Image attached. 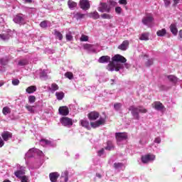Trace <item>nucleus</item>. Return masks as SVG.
<instances>
[{
    "instance_id": "nucleus-31",
    "label": "nucleus",
    "mask_w": 182,
    "mask_h": 182,
    "mask_svg": "<svg viewBox=\"0 0 182 182\" xmlns=\"http://www.w3.org/2000/svg\"><path fill=\"white\" fill-rule=\"evenodd\" d=\"M36 90V86L31 85L26 88V93H28V95H31L32 93H35Z\"/></svg>"
},
{
    "instance_id": "nucleus-4",
    "label": "nucleus",
    "mask_w": 182,
    "mask_h": 182,
    "mask_svg": "<svg viewBox=\"0 0 182 182\" xmlns=\"http://www.w3.org/2000/svg\"><path fill=\"white\" fill-rule=\"evenodd\" d=\"M154 21V17L151 14H146V16L142 18V23L149 28L151 27V23Z\"/></svg>"
},
{
    "instance_id": "nucleus-18",
    "label": "nucleus",
    "mask_w": 182,
    "mask_h": 182,
    "mask_svg": "<svg viewBox=\"0 0 182 182\" xmlns=\"http://www.w3.org/2000/svg\"><path fill=\"white\" fill-rule=\"evenodd\" d=\"M129 42L127 40L124 41L121 45L118 46V49L120 50H127L129 48Z\"/></svg>"
},
{
    "instance_id": "nucleus-45",
    "label": "nucleus",
    "mask_w": 182,
    "mask_h": 182,
    "mask_svg": "<svg viewBox=\"0 0 182 182\" xmlns=\"http://www.w3.org/2000/svg\"><path fill=\"white\" fill-rule=\"evenodd\" d=\"M97 156H99V157H105V149H101L100 150H99L97 151Z\"/></svg>"
},
{
    "instance_id": "nucleus-44",
    "label": "nucleus",
    "mask_w": 182,
    "mask_h": 182,
    "mask_svg": "<svg viewBox=\"0 0 182 182\" xmlns=\"http://www.w3.org/2000/svg\"><path fill=\"white\" fill-rule=\"evenodd\" d=\"M0 63L2 66H6L8 65V59L6 58H1Z\"/></svg>"
},
{
    "instance_id": "nucleus-20",
    "label": "nucleus",
    "mask_w": 182,
    "mask_h": 182,
    "mask_svg": "<svg viewBox=\"0 0 182 182\" xmlns=\"http://www.w3.org/2000/svg\"><path fill=\"white\" fill-rule=\"evenodd\" d=\"M49 178L51 182H57L59 178V173L58 172H53L49 174Z\"/></svg>"
},
{
    "instance_id": "nucleus-33",
    "label": "nucleus",
    "mask_w": 182,
    "mask_h": 182,
    "mask_svg": "<svg viewBox=\"0 0 182 182\" xmlns=\"http://www.w3.org/2000/svg\"><path fill=\"white\" fill-rule=\"evenodd\" d=\"M149 36H150V34L149 33H143L142 34H141L139 39L140 41H149Z\"/></svg>"
},
{
    "instance_id": "nucleus-29",
    "label": "nucleus",
    "mask_w": 182,
    "mask_h": 182,
    "mask_svg": "<svg viewBox=\"0 0 182 182\" xmlns=\"http://www.w3.org/2000/svg\"><path fill=\"white\" fill-rule=\"evenodd\" d=\"M89 18H92V19H99L100 18V15L97 11H94L88 14Z\"/></svg>"
},
{
    "instance_id": "nucleus-6",
    "label": "nucleus",
    "mask_w": 182,
    "mask_h": 182,
    "mask_svg": "<svg viewBox=\"0 0 182 182\" xmlns=\"http://www.w3.org/2000/svg\"><path fill=\"white\" fill-rule=\"evenodd\" d=\"M40 144L43 147H56V141L53 139H42L40 140Z\"/></svg>"
},
{
    "instance_id": "nucleus-55",
    "label": "nucleus",
    "mask_w": 182,
    "mask_h": 182,
    "mask_svg": "<svg viewBox=\"0 0 182 182\" xmlns=\"http://www.w3.org/2000/svg\"><path fill=\"white\" fill-rule=\"evenodd\" d=\"M153 65V59H149L146 63V66H151Z\"/></svg>"
},
{
    "instance_id": "nucleus-13",
    "label": "nucleus",
    "mask_w": 182,
    "mask_h": 182,
    "mask_svg": "<svg viewBox=\"0 0 182 182\" xmlns=\"http://www.w3.org/2000/svg\"><path fill=\"white\" fill-rule=\"evenodd\" d=\"M105 118H100L99 120L91 122V127H93V129H96V127H99V126H102V124H105Z\"/></svg>"
},
{
    "instance_id": "nucleus-53",
    "label": "nucleus",
    "mask_w": 182,
    "mask_h": 182,
    "mask_svg": "<svg viewBox=\"0 0 182 182\" xmlns=\"http://www.w3.org/2000/svg\"><path fill=\"white\" fill-rule=\"evenodd\" d=\"M40 26H41V28H48V23L46 22V21H42V22L40 23Z\"/></svg>"
},
{
    "instance_id": "nucleus-2",
    "label": "nucleus",
    "mask_w": 182,
    "mask_h": 182,
    "mask_svg": "<svg viewBox=\"0 0 182 182\" xmlns=\"http://www.w3.org/2000/svg\"><path fill=\"white\" fill-rule=\"evenodd\" d=\"M129 111L131 112L134 119H136V120L140 119V115H139V113H147V109L143 107H136L134 106H131L129 107Z\"/></svg>"
},
{
    "instance_id": "nucleus-57",
    "label": "nucleus",
    "mask_w": 182,
    "mask_h": 182,
    "mask_svg": "<svg viewBox=\"0 0 182 182\" xmlns=\"http://www.w3.org/2000/svg\"><path fill=\"white\" fill-rule=\"evenodd\" d=\"M119 4L120 5H127V0H119Z\"/></svg>"
},
{
    "instance_id": "nucleus-19",
    "label": "nucleus",
    "mask_w": 182,
    "mask_h": 182,
    "mask_svg": "<svg viewBox=\"0 0 182 182\" xmlns=\"http://www.w3.org/2000/svg\"><path fill=\"white\" fill-rule=\"evenodd\" d=\"M58 112L62 116H68L69 114V108H68L66 106L60 107Z\"/></svg>"
},
{
    "instance_id": "nucleus-16",
    "label": "nucleus",
    "mask_w": 182,
    "mask_h": 182,
    "mask_svg": "<svg viewBox=\"0 0 182 182\" xmlns=\"http://www.w3.org/2000/svg\"><path fill=\"white\" fill-rule=\"evenodd\" d=\"M99 63H112V62H110V56L108 55H102L98 59Z\"/></svg>"
},
{
    "instance_id": "nucleus-35",
    "label": "nucleus",
    "mask_w": 182,
    "mask_h": 182,
    "mask_svg": "<svg viewBox=\"0 0 182 182\" xmlns=\"http://www.w3.org/2000/svg\"><path fill=\"white\" fill-rule=\"evenodd\" d=\"M55 96L58 100H62L65 97V93L63 92H56Z\"/></svg>"
},
{
    "instance_id": "nucleus-10",
    "label": "nucleus",
    "mask_w": 182,
    "mask_h": 182,
    "mask_svg": "<svg viewBox=\"0 0 182 182\" xmlns=\"http://www.w3.org/2000/svg\"><path fill=\"white\" fill-rule=\"evenodd\" d=\"M80 8L83 11L90 9V3L89 2V0H80Z\"/></svg>"
},
{
    "instance_id": "nucleus-41",
    "label": "nucleus",
    "mask_w": 182,
    "mask_h": 182,
    "mask_svg": "<svg viewBox=\"0 0 182 182\" xmlns=\"http://www.w3.org/2000/svg\"><path fill=\"white\" fill-rule=\"evenodd\" d=\"M66 40L68 41H73V36H72V32L69 31L65 36Z\"/></svg>"
},
{
    "instance_id": "nucleus-61",
    "label": "nucleus",
    "mask_w": 182,
    "mask_h": 182,
    "mask_svg": "<svg viewBox=\"0 0 182 182\" xmlns=\"http://www.w3.org/2000/svg\"><path fill=\"white\" fill-rule=\"evenodd\" d=\"M26 4H32V0H23Z\"/></svg>"
},
{
    "instance_id": "nucleus-37",
    "label": "nucleus",
    "mask_w": 182,
    "mask_h": 182,
    "mask_svg": "<svg viewBox=\"0 0 182 182\" xmlns=\"http://www.w3.org/2000/svg\"><path fill=\"white\" fill-rule=\"evenodd\" d=\"M167 33V31H166V28H162L161 30H159L156 32L157 36H164Z\"/></svg>"
},
{
    "instance_id": "nucleus-21",
    "label": "nucleus",
    "mask_w": 182,
    "mask_h": 182,
    "mask_svg": "<svg viewBox=\"0 0 182 182\" xmlns=\"http://www.w3.org/2000/svg\"><path fill=\"white\" fill-rule=\"evenodd\" d=\"M114 168L120 171V170H124V168H126V166H124L123 163L116 162L114 164Z\"/></svg>"
},
{
    "instance_id": "nucleus-15",
    "label": "nucleus",
    "mask_w": 182,
    "mask_h": 182,
    "mask_svg": "<svg viewBox=\"0 0 182 182\" xmlns=\"http://www.w3.org/2000/svg\"><path fill=\"white\" fill-rule=\"evenodd\" d=\"M1 137L4 141H8L9 139H12V133L8 131H4L1 134Z\"/></svg>"
},
{
    "instance_id": "nucleus-8",
    "label": "nucleus",
    "mask_w": 182,
    "mask_h": 182,
    "mask_svg": "<svg viewBox=\"0 0 182 182\" xmlns=\"http://www.w3.org/2000/svg\"><path fill=\"white\" fill-rule=\"evenodd\" d=\"M60 122L61 124L65 127H70V126L73 125V121L69 117H63L60 119Z\"/></svg>"
},
{
    "instance_id": "nucleus-51",
    "label": "nucleus",
    "mask_w": 182,
    "mask_h": 182,
    "mask_svg": "<svg viewBox=\"0 0 182 182\" xmlns=\"http://www.w3.org/2000/svg\"><path fill=\"white\" fill-rule=\"evenodd\" d=\"M20 178L21 182H29V178L26 176H23Z\"/></svg>"
},
{
    "instance_id": "nucleus-63",
    "label": "nucleus",
    "mask_w": 182,
    "mask_h": 182,
    "mask_svg": "<svg viewBox=\"0 0 182 182\" xmlns=\"http://www.w3.org/2000/svg\"><path fill=\"white\" fill-rule=\"evenodd\" d=\"M173 2H174V5H177V4L180 2V0H173Z\"/></svg>"
},
{
    "instance_id": "nucleus-38",
    "label": "nucleus",
    "mask_w": 182,
    "mask_h": 182,
    "mask_svg": "<svg viewBox=\"0 0 182 182\" xmlns=\"http://www.w3.org/2000/svg\"><path fill=\"white\" fill-rule=\"evenodd\" d=\"M54 35L56 36V38H58L59 41H62L63 39V35H62V33L58 31L55 30Z\"/></svg>"
},
{
    "instance_id": "nucleus-47",
    "label": "nucleus",
    "mask_w": 182,
    "mask_h": 182,
    "mask_svg": "<svg viewBox=\"0 0 182 182\" xmlns=\"http://www.w3.org/2000/svg\"><path fill=\"white\" fill-rule=\"evenodd\" d=\"M36 100V97H35V95H30L28 97L29 103H35Z\"/></svg>"
},
{
    "instance_id": "nucleus-52",
    "label": "nucleus",
    "mask_w": 182,
    "mask_h": 182,
    "mask_svg": "<svg viewBox=\"0 0 182 182\" xmlns=\"http://www.w3.org/2000/svg\"><path fill=\"white\" fill-rule=\"evenodd\" d=\"M11 83L14 86H18V85H19L20 82H19V80H18V79H14V80H12Z\"/></svg>"
},
{
    "instance_id": "nucleus-42",
    "label": "nucleus",
    "mask_w": 182,
    "mask_h": 182,
    "mask_svg": "<svg viewBox=\"0 0 182 182\" xmlns=\"http://www.w3.org/2000/svg\"><path fill=\"white\" fill-rule=\"evenodd\" d=\"M11 113V109L8 107H5L3 108V114L6 116V114H9Z\"/></svg>"
},
{
    "instance_id": "nucleus-59",
    "label": "nucleus",
    "mask_w": 182,
    "mask_h": 182,
    "mask_svg": "<svg viewBox=\"0 0 182 182\" xmlns=\"http://www.w3.org/2000/svg\"><path fill=\"white\" fill-rule=\"evenodd\" d=\"M5 144V142H4V140L0 136V147H4V145Z\"/></svg>"
},
{
    "instance_id": "nucleus-24",
    "label": "nucleus",
    "mask_w": 182,
    "mask_h": 182,
    "mask_svg": "<svg viewBox=\"0 0 182 182\" xmlns=\"http://www.w3.org/2000/svg\"><path fill=\"white\" fill-rule=\"evenodd\" d=\"M80 124L82 126V127H85V129H87L88 130L90 129V124L89 123V121L86 119H81L80 121Z\"/></svg>"
},
{
    "instance_id": "nucleus-14",
    "label": "nucleus",
    "mask_w": 182,
    "mask_h": 182,
    "mask_svg": "<svg viewBox=\"0 0 182 182\" xmlns=\"http://www.w3.org/2000/svg\"><path fill=\"white\" fill-rule=\"evenodd\" d=\"M60 182H68L69 181V171H65L61 173V176L60 178Z\"/></svg>"
},
{
    "instance_id": "nucleus-23",
    "label": "nucleus",
    "mask_w": 182,
    "mask_h": 182,
    "mask_svg": "<svg viewBox=\"0 0 182 182\" xmlns=\"http://www.w3.org/2000/svg\"><path fill=\"white\" fill-rule=\"evenodd\" d=\"M85 14H83L80 12H74L73 14V18L76 19L77 21H80V19H83L85 18Z\"/></svg>"
},
{
    "instance_id": "nucleus-62",
    "label": "nucleus",
    "mask_w": 182,
    "mask_h": 182,
    "mask_svg": "<svg viewBox=\"0 0 182 182\" xmlns=\"http://www.w3.org/2000/svg\"><path fill=\"white\" fill-rule=\"evenodd\" d=\"M79 157H80V156L79 155V154H76L75 156V159L76 160H77V159H79Z\"/></svg>"
},
{
    "instance_id": "nucleus-48",
    "label": "nucleus",
    "mask_w": 182,
    "mask_h": 182,
    "mask_svg": "<svg viewBox=\"0 0 182 182\" xmlns=\"http://www.w3.org/2000/svg\"><path fill=\"white\" fill-rule=\"evenodd\" d=\"M122 107V103L117 102L114 105V109L115 110H120V108Z\"/></svg>"
},
{
    "instance_id": "nucleus-50",
    "label": "nucleus",
    "mask_w": 182,
    "mask_h": 182,
    "mask_svg": "<svg viewBox=\"0 0 182 182\" xmlns=\"http://www.w3.org/2000/svg\"><path fill=\"white\" fill-rule=\"evenodd\" d=\"M123 9H122V7L120 6H117L115 8V12L116 14H117V15H120V14H122Z\"/></svg>"
},
{
    "instance_id": "nucleus-32",
    "label": "nucleus",
    "mask_w": 182,
    "mask_h": 182,
    "mask_svg": "<svg viewBox=\"0 0 182 182\" xmlns=\"http://www.w3.org/2000/svg\"><path fill=\"white\" fill-rule=\"evenodd\" d=\"M168 80H170V82H171L174 85H176V83H178V82L179 80L178 78H177V77H176L174 75H168Z\"/></svg>"
},
{
    "instance_id": "nucleus-56",
    "label": "nucleus",
    "mask_w": 182,
    "mask_h": 182,
    "mask_svg": "<svg viewBox=\"0 0 182 182\" xmlns=\"http://www.w3.org/2000/svg\"><path fill=\"white\" fill-rule=\"evenodd\" d=\"M165 6L167 8L168 6H170L171 1L170 0H164Z\"/></svg>"
},
{
    "instance_id": "nucleus-7",
    "label": "nucleus",
    "mask_w": 182,
    "mask_h": 182,
    "mask_svg": "<svg viewBox=\"0 0 182 182\" xmlns=\"http://www.w3.org/2000/svg\"><path fill=\"white\" fill-rule=\"evenodd\" d=\"M111 8L109 6L107 5V3L100 2V6L97 8V11L99 12L105 13L107 12V14H109L111 11Z\"/></svg>"
},
{
    "instance_id": "nucleus-49",
    "label": "nucleus",
    "mask_w": 182,
    "mask_h": 182,
    "mask_svg": "<svg viewBox=\"0 0 182 182\" xmlns=\"http://www.w3.org/2000/svg\"><path fill=\"white\" fill-rule=\"evenodd\" d=\"M26 109H27V110H28L30 113H33V112H35V109H33V106L26 105Z\"/></svg>"
},
{
    "instance_id": "nucleus-26",
    "label": "nucleus",
    "mask_w": 182,
    "mask_h": 182,
    "mask_svg": "<svg viewBox=\"0 0 182 182\" xmlns=\"http://www.w3.org/2000/svg\"><path fill=\"white\" fill-rule=\"evenodd\" d=\"M68 6L71 11H73V9H75L76 8V6H77V3H76L72 0H68Z\"/></svg>"
},
{
    "instance_id": "nucleus-22",
    "label": "nucleus",
    "mask_w": 182,
    "mask_h": 182,
    "mask_svg": "<svg viewBox=\"0 0 182 182\" xmlns=\"http://www.w3.org/2000/svg\"><path fill=\"white\" fill-rule=\"evenodd\" d=\"M49 73V70H43L40 73V77L43 80H46L48 79V74Z\"/></svg>"
},
{
    "instance_id": "nucleus-58",
    "label": "nucleus",
    "mask_w": 182,
    "mask_h": 182,
    "mask_svg": "<svg viewBox=\"0 0 182 182\" xmlns=\"http://www.w3.org/2000/svg\"><path fill=\"white\" fill-rule=\"evenodd\" d=\"M146 143H147V141L144 140V138H142L139 141V144H141V146H144V144H146Z\"/></svg>"
},
{
    "instance_id": "nucleus-64",
    "label": "nucleus",
    "mask_w": 182,
    "mask_h": 182,
    "mask_svg": "<svg viewBox=\"0 0 182 182\" xmlns=\"http://www.w3.org/2000/svg\"><path fill=\"white\" fill-rule=\"evenodd\" d=\"M179 36L182 38V30L179 31Z\"/></svg>"
},
{
    "instance_id": "nucleus-34",
    "label": "nucleus",
    "mask_w": 182,
    "mask_h": 182,
    "mask_svg": "<svg viewBox=\"0 0 182 182\" xmlns=\"http://www.w3.org/2000/svg\"><path fill=\"white\" fill-rule=\"evenodd\" d=\"M29 63V61H28V59L24 58L22 60H20L18 63V66H26Z\"/></svg>"
},
{
    "instance_id": "nucleus-1",
    "label": "nucleus",
    "mask_w": 182,
    "mask_h": 182,
    "mask_svg": "<svg viewBox=\"0 0 182 182\" xmlns=\"http://www.w3.org/2000/svg\"><path fill=\"white\" fill-rule=\"evenodd\" d=\"M112 63L108 64L107 69L109 72H119L120 69H123V68H126V69H129L130 65L127 62V60L124 56L121 55L120 54H117L112 58Z\"/></svg>"
},
{
    "instance_id": "nucleus-39",
    "label": "nucleus",
    "mask_w": 182,
    "mask_h": 182,
    "mask_svg": "<svg viewBox=\"0 0 182 182\" xmlns=\"http://www.w3.org/2000/svg\"><path fill=\"white\" fill-rule=\"evenodd\" d=\"M101 18L102 19H113V16H112L111 14L105 13L101 15Z\"/></svg>"
},
{
    "instance_id": "nucleus-30",
    "label": "nucleus",
    "mask_w": 182,
    "mask_h": 182,
    "mask_svg": "<svg viewBox=\"0 0 182 182\" xmlns=\"http://www.w3.org/2000/svg\"><path fill=\"white\" fill-rule=\"evenodd\" d=\"M11 38V32L0 34V39L1 41H8Z\"/></svg>"
},
{
    "instance_id": "nucleus-27",
    "label": "nucleus",
    "mask_w": 182,
    "mask_h": 182,
    "mask_svg": "<svg viewBox=\"0 0 182 182\" xmlns=\"http://www.w3.org/2000/svg\"><path fill=\"white\" fill-rule=\"evenodd\" d=\"M48 90L51 93H55L56 90H59V86L56 83H53L50 87H48Z\"/></svg>"
},
{
    "instance_id": "nucleus-17",
    "label": "nucleus",
    "mask_w": 182,
    "mask_h": 182,
    "mask_svg": "<svg viewBox=\"0 0 182 182\" xmlns=\"http://www.w3.org/2000/svg\"><path fill=\"white\" fill-rule=\"evenodd\" d=\"M23 174H25V167L21 166L20 167V170H18L17 171L14 172V175L17 178H21L23 177Z\"/></svg>"
},
{
    "instance_id": "nucleus-46",
    "label": "nucleus",
    "mask_w": 182,
    "mask_h": 182,
    "mask_svg": "<svg viewBox=\"0 0 182 182\" xmlns=\"http://www.w3.org/2000/svg\"><path fill=\"white\" fill-rule=\"evenodd\" d=\"M65 77H68V79H70V80H72L73 79V73L71 72H67L65 74Z\"/></svg>"
},
{
    "instance_id": "nucleus-40",
    "label": "nucleus",
    "mask_w": 182,
    "mask_h": 182,
    "mask_svg": "<svg viewBox=\"0 0 182 182\" xmlns=\"http://www.w3.org/2000/svg\"><path fill=\"white\" fill-rule=\"evenodd\" d=\"M113 143L112 142V141H108L107 142V147L105 148L106 150H113Z\"/></svg>"
},
{
    "instance_id": "nucleus-9",
    "label": "nucleus",
    "mask_w": 182,
    "mask_h": 182,
    "mask_svg": "<svg viewBox=\"0 0 182 182\" xmlns=\"http://www.w3.org/2000/svg\"><path fill=\"white\" fill-rule=\"evenodd\" d=\"M115 137H116L117 143L119 144L120 141L127 140V134L124 133V132H123V133L118 132V133L115 134Z\"/></svg>"
},
{
    "instance_id": "nucleus-11",
    "label": "nucleus",
    "mask_w": 182,
    "mask_h": 182,
    "mask_svg": "<svg viewBox=\"0 0 182 182\" xmlns=\"http://www.w3.org/2000/svg\"><path fill=\"white\" fill-rule=\"evenodd\" d=\"M13 21L15 22V23L23 25V23H25V16H23V14H18L14 17Z\"/></svg>"
},
{
    "instance_id": "nucleus-12",
    "label": "nucleus",
    "mask_w": 182,
    "mask_h": 182,
    "mask_svg": "<svg viewBox=\"0 0 182 182\" xmlns=\"http://www.w3.org/2000/svg\"><path fill=\"white\" fill-rule=\"evenodd\" d=\"M85 50H87L89 53H96V46L90 44H85L83 46Z\"/></svg>"
},
{
    "instance_id": "nucleus-43",
    "label": "nucleus",
    "mask_w": 182,
    "mask_h": 182,
    "mask_svg": "<svg viewBox=\"0 0 182 182\" xmlns=\"http://www.w3.org/2000/svg\"><path fill=\"white\" fill-rule=\"evenodd\" d=\"M81 42H87L89 41V37L86 35L82 34L80 38Z\"/></svg>"
},
{
    "instance_id": "nucleus-36",
    "label": "nucleus",
    "mask_w": 182,
    "mask_h": 182,
    "mask_svg": "<svg viewBox=\"0 0 182 182\" xmlns=\"http://www.w3.org/2000/svg\"><path fill=\"white\" fill-rule=\"evenodd\" d=\"M171 32L176 36L177 35V27L175 26V24H171L170 26Z\"/></svg>"
},
{
    "instance_id": "nucleus-28",
    "label": "nucleus",
    "mask_w": 182,
    "mask_h": 182,
    "mask_svg": "<svg viewBox=\"0 0 182 182\" xmlns=\"http://www.w3.org/2000/svg\"><path fill=\"white\" fill-rule=\"evenodd\" d=\"M154 107L156 110H163V109H164V106H163V104L160 102H155L154 103Z\"/></svg>"
},
{
    "instance_id": "nucleus-60",
    "label": "nucleus",
    "mask_w": 182,
    "mask_h": 182,
    "mask_svg": "<svg viewBox=\"0 0 182 182\" xmlns=\"http://www.w3.org/2000/svg\"><path fill=\"white\" fill-rule=\"evenodd\" d=\"M109 4H110V5H112L113 6H114L116 5V1H114L113 0H110Z\"/></svg>"
},
{
    "instance_id": "nucleus-54",
    "label": "nucleus",
    "mask_w": 182,
    "mask_h": 182,
    "mask_svg": "<svg viewBox=\"0 0 182 182\" xmlns=\"http://www.w3.org/2000/svg\"><path fill=\"white\" fill-rule=\"evenodd\" d=\"M154 143H156L157 144H160V143H161V138H160V136H158L156 138H155Z\"/></svg>"
},
{
    "instance_id": "nucleus-25",
    "label": "nucleus",
    "mask_w": 182,
    "mask_h": 182,
    "mask_svg": "<svg viewBox=\"0 0 182 182\" xmlns=\"http://www.w3.org/2000/svg\"><path fill=\"white\" fill-rule=\"evenodd\" d=\"M90 120H96L99 119V114L96 112H92L88 114Z\"/></svg>"
},
{
    "instance_id": "nucleus-5",
    "label": "nucleus",
    "mask_w": 182,
    "mask_h": 182,
    "mask_svg": "<svg viewBox=\"0 0 182 182\" xmlns=\"http://www.w3.org/2000/svg\"><path fill=\"white\" fill-rule=\"evenodd\" d=\"M156 160V155L153 154H147L141 156V162L144 164H149L153 163Z\"/></svg>"
},
{
    "instance_id": "nucleus-3",
    "label": "nucleus",
    "mask_w": 182,
    "mask_h": 182,
    "mask_svg": "<svg viewBox=\"0 0 182 182\" xmlns=\"http://www.w3.org/2000/svg\"><path fill=\"white\" fill-rule=\"evenodd\" d=\"M36 155L42 157L43 156V152L38 149L33 148L29 149L26 154V159H31V157H34V156Z\"/></svg>"
}]
</instances>
